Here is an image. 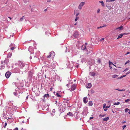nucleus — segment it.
I'll use <instances>...</instances> for the list:
<instances>
[{
    "instance_id": "nucleus-41",
    "label": "nucleus",
    "mask_w": 130,
    "mask_h": 130,
    "mask_svg": "<svg viewBox=\"0 0 130 130\" xmlns=\"http://www.w3.org/2000/svg\"><path fill=\"white\" fill-rule=\"evenodd\" d=\"M14 47H12L11 48V50H14Z\"/></svg>"
},
{
    "instance_id": "nucleus-54",
    "label": "nucleus",
    "mask_w": 130,
    "mask_h": 130,
    "mask_svg": "<svg viewBox=\"0 0 130 130\" xmlns=\"http://www.w3.org/2000/svg\"><path fill=\"white\" fill-rule=\"evenodd\" d=\"M79 67V66L78 65H77L76 66V67L77 68H78V67Z\"/></svg>"
},
{
    "instance_id": "nucleus-11",
    "label": "nucleus",
    "mask_w": 130,
    "mask_h": 130,
    "mask_svg": "<svg viewBox=\"0 0 130 130\" xmlns=\"http://www.w3.org/2000/svg\"><path fill=\"white\" fill-rule=\"evenodd\" d=\"M91 86L92 85L91 83H88L86 87L87 88H90L91 87Z\"/></svg>"
},
{
    "instance_id": "nucleus-7",
    "label": "nucleus",
    "mask_w": 130,
    "mask_h": 130,
    "mask_svg": "<svg viewBox=\"0 0 130 130\" xmlns=\"http://www.w3.org/2000/svg\"><path fill=\"white\" fill-rule=\"evenodd\" d=\"M76 86L75 85H73L71 86V90L72 91L74 90L75 89Z\"/></svg>"
},
{
    "instance_id": "nucleus-36",
    "label": "nucleus",
    "mask_w": 130,
    "mask_h": 130,
    "mask_svg": "<svg viewBox=\"0 0 130 130\" xmlns=\"http://www.w3.org/2000/svg\"><path fill=\"white\" fill-rule=\"evenodd\" d=\"M129 62V60L127 61L125 63V64L126 65Z\"/></svg>"
},
{
    "instance_id": "nucleus-29",
    "label": "nucleus",
    "mask_w": 130,
    "mask_h": 130,
    "mask_svg": "<svg viewBox=\"0 0 130 130\" xmlns=\"http://www.w3.org/2000/svg\"><path fill=\"white\" fill-rule=\"evenodd\" d=\"M24 16H23L22 17V18H21L20 21H22L24 19Z\"/></svg>"
},
{
    "instance_id": "nucleus-24",
    "label": "nucleus",
    "mask_w": 130,
    "mask_h": 130,
    "mask_svg": "<svg viewBox=\"0 0 130 130\" xmlns=\"http://www.w3.org/2000/svg\"><path fill=\"white\" fill-rule=\"evenodd\" d=\"M97 62L98 63H100L101 62V59H98L97 60Z\"/></svg>"
},
{
    "instance_id": "nucleus-53",
    "label": "nucleus",
    "mask_w": 130,
    "mask_h": 130,
    "mask_svg": "<svg viewBox=\"0 0 130 130\" xmlns=\"http://www.w3.org/2000/svg\"><path fill=\"white\" fill-rule=\"evenodd\" d=\"M79 13H77V14H76V17H77V16L79 15Z\"/></svg>"
},
{
    "instance_id": "nucleus-33",
    "label": "nucleus",
    "mask_w": 130,
    "mask_h": 130,
    "mask_svg": "<svg viewBox=\"0 0 130 130\" xmlns=\"http://www.w3.org/2000/svg\"><path fill=\"white\" fill-rule=\"evenodd\" d=\"M125 76H126V75H123L121 77H119V78H121L124 77H125Z\"/></svg>"
},
{
    "instance_id": "nucleus-20",
    "label": "nucleus",
    "mask_w": 130,
    "mask_h": 130,
    "mask_svg": "<svg viewBox=\"0 0 130 130\" xmlns=\"http://www.w3.org/2000/svg\"><path fill=\"white\" fill-rule=\"evenodd\" d=\"M118 76V75L116 74H115L113 75L112 77L113 78H114L117 77Z\"/></svg>"
},
{
    "instance_id": "nucleus-37",
    "label": "nucleus",
    "mask_w": 130,
    "mask_h": 130,
    "mask_svg": "<svg viewBox=\"0 0 130 130\" xmlns=\"http://www.w3.org/2000/svg\"><path fill=\"white\" fill-rule=\"evenodd\" d=\"M100 11V9H98V10L96 12L97 13H98Z\"/></svg>"
},
{
    "instance_id": "nucleus-40",
    "label": "nucleus",
    "mask_w": 130,
    "mask_h": 130,
    "mask_svg": "<svg viewBox=\"0 0 130 130\" xmlns=\"http://www.w3.org/2000/svg\"><path fill=\"white\" fill-rule=\"evenodd\" d=\"M104 40V38H102L100 39V41H102L103 40Z\"/></svg>"
},
{
    "instance_id": "nucleus-12",
    "label": "nucleus",
    "mask_w": 130,
    "mask_h": 130,
    "mask_svg": "<svg viewBox=\"0 0 130 130\" xmlns=\"http://www.w3.org/2000/svg\"><path fill=\"white\" fill-rule=\"evenodd\" d=\"M89 74L91 76H94L95 75V73L94 72H91L89 73Z\"/></svg>"
},
{
    "instance_id": "nucleus-35",
    "label": "nucleus",
    "mask_w": 130,
    "mask_h": 130,
    "mask_svg": "<svg viewBox=\"0 0 130 130\" xmlns=\"http://www.w3.org/2000/svg\"><path fill=\"white\" fill-rule=\"evenodd\" d=\"M126 125H124L123 126L122 128H123V130L125 128V127H126Z\"/></svg>"
},
{
    "instance_id": "nucleus-39",
    "label": "nucleus",
    "mask_w": 130,
    "mask_h": 130,
    "mask_svg": "<svg viewBox=\"0 0 130 130\" xmlns=\"http://www.w3.org/2000/svg\"><path fill=\"white\" fill-rule=\"evenodd\" d=\"M91 93H94V91L93 90H91Z\"/></svg>"
},
{
    "instance_id": "nucleus-19",
    "label": "nucleus",
    "mask_w": 130,
    "mask_h": 130,
    "mask_svg": "<svg viewBox=\"0 0 130 130\" xmlns=\"http://www.w3.org/2000/svg\"><path fill=\"white\" fill-rule=\"evenodd\" d=\"M99 2L101 3L102 5L103 6H104V2H103V1H99Z\"/></svg>"
},
{
    "instance_id": "nucleus-61",
    "label": "nucleus",
    "mask_w": 130,
    "mask_h": 130,
    "mask_svg": "<svg viewBox=\"0 0 130 130\" xmlns=\"http://www.w3.org/2000/svg\"><path fill=\"white\" fill-rule=\"evenodd\" d=\"M8 17V18H9L10 19V20H11V18L10 17Z\"/></svg>"
},
{
    "instance_id": "nucleus-30",
    "label": "nucleus",
    "mask_w": 130,
    "mask_h": 130,
    "mask_svg": "<svg viewBox=\"0 0 130 130\" xmlns=\"http://www.w3.org/2000/svg\"><path fill=\"white\" fill-rule=\"evenodd\" d=\"M79 17H76V18L75 19V21H77L78 20V19H79Z\"/></svg>"
},
{
    "instance_id": "nucleus-3",
    "label": "nucleus",
    "mask_w": 130,
    "mask_h": 130,
    "mask_svg": "<svg viewBox=\"0 0 130 130\" xmlns=\"http://www.w3.org/2000/svg\"><path fill=\"white\" fill-rule=\"evenodd\" d=\"M85 4L84 2H82L79 4L78 6V8L79 10H81L82 9V7L84 6Z\"/></svg>"
},
{
    "instance_id": "nucleus-62",
    "label": "nucleus",
    "mask_w": 130,
    "mask_h": 130,
    "mask_svg": "<svg viewBox=\"0 0 130 130\" xmlns=\"http://www.w3.org/2000/svg\"><path fill=\"white\" fill-rule=\"evenodd\" d=\"M68 101H69V100H67V101L66 102L67 103H68Z\"/></svg>"
},
{
    "instance_id": "nucleus-1",
    "label": "nucleus",
    "mask_w": 130,
    "mask_h": 130,
    "mask_svg": "<svg viewBox=\"0 0 130 130\" xmlns=\"http://www.w3.org/2000/svg\"><path fill=\"white\" fill-rule=\"evenodd\" d=\"M82 50L86 53L87 55H89L92 53V48L91 46H86L83 45L81 47Z\"/></svg>"
},
{
    "instance_id": "nucleus-47",
    "label": "nucleus",
    "mask_w": 130,
    "mask_h": 130,
    "mask_svg": "<svg viewBox=\"0 0 130 130\" xmlns=\"http://www.w3.org/2000/svg\"><path fill=\"white\" fill-rule=\"evenodd\" d=\"M105 106H106V104H104L103 105V108H105Z\"/></svg>"
},
{
    "instance_id": "nucleus-31",
    "label": "nucleus",
    "mask_w": 130,
    "mask_h": 130,
    "mask_svg": "<svg viewBox=\"0 0 130 130\" xmlns=\"http://www.w3.org/2000/svg\"><path fill=\"white\" fill-rule=\"evenodd\" d=\"M130 101V99H128L125 100V102H127Z\"/></svg>"
},
{
    "instance_id": "nucleus-21",
    "label": "nucleus",
    "mask_w": 130,
    "mask_h": 130,
    "mask_svg": "<svg viewBox=\"0 0 130 130\" xmlns=\"http://www.w3.org/2000/svg\"><path fill=\"white\" fill-rule=\"evenodd\" d=\"M116 90H117L118 91H125V90H123V89H122V90H120L119 89H116Z\"/></svg>"
},
{
    "instance_id": "nucleus-23",
    "label": "nucleus",
    "mask_w": 130,
    "mask_h": 130,
    "mask_svg": "<svg viewBox=\"0 0 130 130\" xmlns=\"http://www.w3.org/2000/svg\"><path fill=\"white\" fill-rule=\"evenodd\" d=\"M106 26V25H104L103 26H100V27H98L97 28L99 29V28H102V27H105Z\"/></svg>"
},
{
    "instance_id": "nucleus-48",
    "label": "nucleus",
    "mask_w": 130,
    "mask_h": 130,
    "mask_svg": "<svg viewBox=\"0 0 130 130\" xmlns=\"http://www.w3.org/2000/svg\"><path fill=\"white\" fill-rule=\"evenodd\" d=\"M93 118V117H90V119L91 120Z\"/></svg>"
},
{
    "instance_id": "nucleus-17",
    "label": "nucleus",
    "mask_w": 130,
    "mask_h": 130,
    "mask_svg": "<svg viewBox=\"0 0 130 130\" xmlns=\"http://www.w3.org/2000/svg\"><path fill=\"white\" fill-rule=\"evenodd\" d=\"M46 96L47 99H48L49 97V95L48 94H45L44 95V98H45V97Z\"/></svg>"
},
{
    "instance_id": "nucleus-52",
    "label": "nucleus",
    "mask_w": 130,
    "mask_h": 130,
    "mask_svg": "<svg viewBox=\"0 0 130 130\" xmlns=\"http://www.w3.org/2000/svg\"><path fill=\"white\" fill-rule=\"evenodd\" d=\"M52 89H53L52 88V87L50 89V91H52Z\"/></svg>"
},
{
    "instance_id": "nucleus-6",
    "label": "nucleus",
    "mask_w": 130,
    "mask_h": 130,
    "mask_svg": "<svg viewBox=\"0 0 130 130\" xmlns=\"http://www.w3.org/2000/svg\"><path fill=\"white\" fill-rule=\"evenodd\" d=\"M19 65L21 68L24 67L25 65V64L21 61H19Z\"/></svg>"
},
{
    "instance_id": "nucleus-32",
    "label": "nucleus",
    "mask_w": 130,
    "mask_h": 130,
    "mask_svg": "<svg viewBox=\"0 0 130 130\" xmlns=\"http://www.w3.org/2000/svg\"><path fill=\"white\" fill-rule=\"evenodd\" d=\"M106 115L105 114V115H101V114H100V115H99V117H103L104 116Z\"/></svg>"
},
{
    "instance_id": "nucleus-57",
    "label": "nucleus",
    "mask_w": 130,
    "mask_h": 130,
    "mask_svg": "<svg viewBox=\"0 0 130 130\" xmlns=\"http://www.w3.org/2000/svg\"><path fill=\"white\" fill-rule=\"evenodd\" d=\"M110 106H107L106 107V108H109V107H110Z\"/></svg>"
},
{
    "instance_id": "nucleus-63",
    "label": "nucleus",
    "mask_w": 130,
    "mask_h": 130,
    "mask_svg": "<svg viewBox=\"0 0 130 130\" xmlns=\"http://www.w3.org/2000/svg\"><path fill=\"white\" fill-rule=\"evenodd\" d=\"M26 99H28V96H27L26 97Z\"/></svg>"
},
{
    "instance_id": "nucleus-8",
    "label": "nucleus",
    "mask_w": 130,
    "mask_h": 130,
    "mask_svg": "<svg viewBox=\"0 0 130 130\" xmlns=\"http://www.w3.org/2000/svg\"><path fill=\"white\" fill-rule=\"evenodd\" d=\"M87 97H85L83 98V101L84 103L86 104L87 102Z\"/></svg>"
},
{
    "instance_id": "nucleus-45",
    "label": "nucleus",
    "mask_w": 130,
    "mask_h": 130,
    "mask_svg": "<svg viewBox=\"0 0 130 130\" xmlns=\"http://www.w3.org/2000/svg\"><path fill=\"white\" fill-rule=\"evenodd\" d=\"M14 130H18V128L17 127H16L14 129Z\"/></svg>"
},
{
    "instance_id": "nucleus-5",
    "label": "nucleus",
    "mask_w": 130,
    "mask_h": 130,
    "mask_svg": "<svg viewBox=\"0 0 130 130\" xmlns=\"http://www.w3.org/2000/svg\"><path fill=\"white\" fill-rule=\"evenodd\" d=\"M9 61V59L8 58H6L4 61H2L1 63L2 64H5Z\"/></svg>"
},
{
    "instance_id": "nucleus-60",
    "label": "nucleus",
    "mask_w": 130,
    "mask_h": 130,
    "mask_svg": "<svg viewBox=\"0 0 130 130\" xmlns=\"http://www.w3.org/2000/svg\"><path fill=\"white\" fill-rule=\"evenodd\" d=\"M126 122L125 121H124L123 122H122V123H125Z\"/></svg>"
},
{
    "instance_id": "nucleus-50",
    "label": "nucleus",
    "mask_w": 130,
    "mask_h": 130,
    "mask_svg": "<svg viewBox=\"0 0 130 130\" xmlns=\"http://www.w3.org/2000/svg\"><path fill=\"white\" fill-rule=\"evenodd\" d=\"M107 110V108L104 109V110L105 111H106V110Z\"/></svg>"
},
{
    "instance_id": "nucleus-18",
    "label": "nucleus",
    "mask_w": 130,
    "mask_h": 130,
    "mask_svg": "<svg viewBox=\"0 0 130 130\" xmlns=\"http://www.w3.org/2000/svg\"><path fill=\"white\" fill-rule=\"evenodd\" d=\"M67 115H69L70 116H73V115L72 113L71 112H69V113H67Z\"/></svg>"
},
{
    "instance_id": "nucleus-22",
    "label": "nucleus",
    "mask_w": 130,
    "mask_h": 130,
    "mask_svg": "<svg viewBox=\"0 0 130 130\" xmlns=\"http://www.w3.org/2000/svg\"><path fill=\"white\" fill-rule=\"evenodd\" d=\"M56 95L58 97H61V95H60V94H59L58 93H56Z\"/></svg>"
},
{
    "instance_id": "nucleus-58",
    "label": "nucleus",
    "mask_w": 130,
    "mask_h": 130,
    "mask_svg": "<svg viewBox=\"0 0 130 130\" xmlns=\"http://www.w3.org/2000/svg\"><path fill=\"white\" fill-rule=\"evenodd\" d=\"M129 111L128 112V113L130 114V110H129Z\"/></svg>"
},
{
    "instance_id": "nucleus-43",
    "label": "nucleus",
    "mask_w": 130,
    "mask_h": 130,
    "mask_svg": "<svg viewBox=\"0 0 130 130\" xmlns=\"http://www.w3.org/2000/svg\"><path fill=\"white\" fill-rule=\"evenodd\" d=\"M115 1V0H109V2H112Z\"/></svg>"
},
{
    "instance_id": "nucleus-25",
    "label": "nucleus",
    "mask_w": 130,
    "mask_h": 130,
    "mask_svg": "<svg viewBox=\"0 0 130 130\" xmlns=\"http://www.w3.org/2000/svg\"><path fill=\"white\" fill-rule=\"evenodd\" d=\"M120 104L119 102H117V103H115L114 104V105H118Z\"/></svg>"
},
{
    "instance_id": "nucleus-42",
    "label": "nucleus",
    "mask_w": 130,
    "mask_h": 130,
    "mask_svg": "<svg viewBox=\"0 0 130 130\" xmlns=\"http://www.w3.org/2000/svg\"><path fill=\"white\" fill-rule=\"evenodd\" d=\"M130 73V72L128 71L126 74V75H127V74H129Z\"/></svg>"
},
{
    "instance_id": "nucleus-55",
    "label": "nucleus",
    "mask_w": 130,
    "mask_h": 130,
    "mask_svg": "<svg viewBox=\"0 0 130 130\" xmlns=\"http://www.w3.org/2000/svg\"><path fill=\"white\" fill-rule=\"evenodd\" d=\"M109 0H106V2H109Z\"/></svg>"
},
{
    "instance_id": "nucleus-13",
    "label": "nucleus",
    "mask_w": 130,
    "mask_h": 130,
    "mask_svg": "<svg viewBox=\"0 0 130 130\" xmlns=\"http://www.w3.org/2000/svg\"><path fill=\"white\" fill-rule=\"evenodd\" d=\"M109 117H107L103 119V120L104 121H107L108 120H109Z\"/></svg>"
},
{
    "instance_id": "nucleus-2",
    "label": "nucleus",
    "mask_w": 130,
    "mask_h": 130,
    "mask_svg": "<svg viewBox=\"0 0 130 130\" xmlns=\"http://www.w3.org/2000/svg\"><path fill=\"white\" fill-rule=\"evenodd\" d=\"M55 55L54 52H52L49 53V55L47 56V58H50L52 57V58H53Z\"/></svg>"
},
{
    "instance_id": "nucleus-49",
    "label": "nucleus",
    "mask_w": 130,
    "mask_h": 130,
    "mask_svg": "<svg viewBox=\"0 0 130 130\" xmlns=\"http://www.w3.org/2000/svg\"><path fill=\"white\" fill-rule=\"evenodd\" d=\"M130 53L129 52H127L126 54V55H127L128 54H129Z\"/></svg>"
},
{
    "instance_id": "nucleus-51",
    "label": "nucleus",
    "mask_w": 130,
    "mask_h": 130,
    "mask_svg": "<svg viewBox=\"0 0 130 130\" xmlns=\"http://www.w3.org/2000/svg\"><path fill=\"white\" fill-rule=\"evenodd\" d=\"M24 3H27V1H26L25 0L24 1Z\"/></svg>"
},
{
    "instance_id": "nucleus-28",
    "label": "nucleus",
    "mask_w": 130,
    "mask_h": 130,
    "mask_svg": "<svg viewBox=\"0 0 130 130\" xmlns=\"http://www.w3.org/2000/svg\"><path fill=\"white\" fill-rule=\"evenodd\" d=\"M106 6L107 7L108 9L109 10H110L111 9V7L110 6H108L107 5H106Z\"/></svg>"
},
{
    "instance_id": "nucleus-27",
    "label": "nucleus",
    "mask_w": 130,
    "mask_h": 130,
    "mask_svg": "<svg viewBox=\"0 0 130 130\" xmlns=\"http://www.w3.org/2000/svg\"><path fill=\"white\" fill-rule=\"evenodd\" d=\"M113 64V65H114V66H116L115 65H114L113 63H112V62H111L110 61H109V66H110V64Z\"/></svg>"
},
{
    "instance_id": "nucleus-14",
    "label": "nucleus",
    "mask_w": 130,
    "mask_h": 130,
    "mask_svg": "<svg viewBox=\"0 0 130 130\" xmlns=\"http://www.w3.org/2000/svg\"><path fill=\"white\" fill-rule=\"evenodd\" d=\"M88 105L89 106H92L93 105V103L91 101H90L88 103Z\"/></svg>"
},
{
    "instance_id": "nucleus-26",
    "label": "nucleus",
    "mask_w": 130,
    "mask_h": 130,
    "mask_svg": "<svg viewBox=\"0 0 130 130\" xmlns=\"http://www.w3.org/2000/svg\"><path fill=\"white\" fill-rule=\"evenodd\" d=\"M129 110V109H128L127 108H126L125 110V112H127Z\"/></svg>"
},
{
    "instance_id": "nucleus-56",
    "label": "nucleus",
    "mask_w": 130,
    "mask_h": 130,
    "mask_svg": "<svg viewBox=\"0 0 130 130\" xmlns=\"http://www.w3.org/2000/svg\"><path fill=\"white\" fill-rule=\"evenodd\" d=\"M128 34V33H124V34H125V35H127Z\"/></svg>"
},
{
    "instance_id": "nucleus-38",
    "label": "nucleus",
    "mask_w": 130,
    "mask_h": 130,
    "mask_svg": "<svg viewBox=\"0 0 130 130\" xmlns=\"http://www.w3.org/2000/svg\"><path fill=\"white\" fill-rule=\"evenodd\" d=\"M7 125V124L6 123H5L4 126V128H5L6 126Z\"/></svg>"
},
{
    "instance_id": "nucleus-10",
    "label": "nucleus",
    "mask_w": 130,
    "mask_h": 130,
    "mask_svg": "<svg viewBox=\"0 0 130 130\" xmlns=\"http://www.w3.org/2000/svg\"><path fill=\"white\" fill-rule=\"evenodd\" d=\"M115 30H122L123 29V26L121 25L120 27H118L116 28Z\"/></svg>"
},
{
    "instance_id": "nucleus-9",
    "label": "nucleus",
    "mask_w": 130,
    "mask_h": 130,
    "mask_svg": "<svg viewBox=\"0 0 130 130\" xmlns=\"http://www.w3.org/2000/svg\"><path fill=\"white\" fill-rule=\"evenodd\" d=\"M73 36L75 38H77L78 36V32L77 31L75 32Z\"/></svg>"
},
{
    "instance_id": "nucleus-59",
    "label": "nucleus",
    "mask_w": 130,
    "mask_h": 130,
    "mask_svg": "<svg viewBox=\"0 0 130 130\" xmlns=\"http://www.w3.org/2000/svg\"><path fill=\"white\" fill-rule=\"evenodd\" d=\"M109 67H110V69H111L112 68V67H111V66H109Z\"/></svg>"
},
{
    "instance_id": "nucleus-64",
    "label": "nucleus",
    "mask_w": 130,
    "mask_h": 130,
    "mask_svg": "<svg viewBox=\"0 0 130 130\" xmlns=\"http://www.w3.org/2000/svg\"><path fill=\"white\" fill-rule=\"evenodd\" d=\"M46 10H47V9H45L44 10V11H46Z\"/></svg>"
},
{
    "instance_id": "nucleus-15",
    "label": "nucleus",
    "mask_w": 130,
    "mask_h": 130,
    "mask_svg": "<svg viewBox=\"0 0 130 130\" xmlns=\"http://www.w3.org/2000/svg\"><path fill=\"white\" fill-rule=\"evenodd\" d=\"M12 54L10 53H9L7 54V58L10 57L11 56Z\"/></svg>"
},
{
    "instance_id": "nucleus-16",
    "label": "nucleus",
    "mask_w": 130,
    "mask_h": 130,
    "mask_svg": "<svg viewBox=\"0 0 130 130\" xmlns=\"http://www.w3.org/2000/svg\"><path fill=\"white\" fill-rule=\"evenodd\" d=\"M123 34H120L119 35V36L117 38L118 39H119L121 38L123 36Z\"/></svg>"
},
{
    "instance_id": "nucleus-34",
    "label": "nucleus",
    "mask_w": 130,
    "mask_h": 130,
    "mask_svg": "<svg viewBox=\"0 0 130 130\" xmlns=\"http://www.w3.org/2000/svg\"><path fill=\"white\" fill-rule=\"evenodd\" d=\"M129 70V69L128 68H126L124 70V71H123V72H124L125 71H126Z\"/></svg>"
},
{
    "instance_id": "nucleus-44",
    "label": "nucleus",
    "mask_w": 130,
    "mask_h": 130,
    "mask_svg": "<svg viewBox=\"0 0 130 130\" xmlns=\"http://www.w3.org/2000/svg\"><path fill=\"white\" fill-rule=\"evenodd\" d=\"M51 1H52V0H47V2H50Z\"/></svg>"
},
{
    "instance_id": "nucleus-46",
    "label": "nucleus",
    "mask_w": 130,
    "mask_h": 130,
    "mask_svg": "<svg viewBox=\"0 0 130 130\" xmlns=\"http://www.w3.org/2000/svg\"><path fill=\"white\" fill-rule=\"evenodd\" d=\"M84 45L86 46H88L87 45V43H85V45Z\"/></svg>"
},
{
    "instance_id": "nucleus-4",
    "label": "nucleus",
    "mask_w": 130,
    "mask_h": 130,
    "mask_svg": "<svg viewBox=\"0 0 130 130\" xmlns=\"http://www.w3.org/2000/svg\"><path fill=\"white\" fill-rule=\"evenodd\" d=\"M11 74V73L9 71L7 72L5 74V75L7 78H8Z\"/></svg>"
}]
</instances>
